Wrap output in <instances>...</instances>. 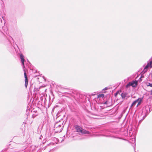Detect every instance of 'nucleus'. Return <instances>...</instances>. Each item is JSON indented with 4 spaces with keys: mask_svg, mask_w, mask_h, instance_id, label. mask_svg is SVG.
Instances as JSON below:
<instances>
[{
    "mask_svg": "<svg viewBox=\"0 0 152 152\" xmlns=\"http://www.w3.org/2000/svg\"><path fill=\"white\" fill-rule=\"evenodd\" d=\"M151 95H152V89L151 91Z\"/></svg>",
    "mask_w": 152,
    "mask_h": 152,
    "instance_id": "17",
    "label": "nucleus"
},
{
    "mask_svg": "<svg viewBox=\"0 0 152 152\" xmlns=\"http://www.w3.org/2000/svg\"><path fill=\"white\" fill-rule=\"evenodd\" d=\"M101 96H102V97L104 96V94H102L101 95Z\"/></svg>",
    "mask_w": 152,
    "mask_h": 152,
    "instance_id": "18",
    "label": "nucleus"
},
{
    "mask_svg": "<svg viewBox=\"0 0 152 152\" xmlns=\"http://www.w3.org/2000/svg\"><path fill=\"white\" fill-rule=\"evenodd\" d=\"M105 136L106 137H113L112 135L110 134H109V135H106Z\"/></svg>",
    "mask_w": 152,
    "mask_h": 152,
    "instance_id": "14",
    "label": "nucleus"
},
{
    "mask_svg": "<svg viewBox=\"0 0 152 152\" xmlns=\"http://www.w3.org/2000/svg\"><path fill=\"white\" fill-rule=\"evenodd\" d=\"M28 85V82H25V87L27 88Z\"/></svg>",
    "mask_w": 152,
    "mask_h": 152,
    "instance_id": "13",
    "label": "nucleus"
},
{
    "mask_svg": "<svg viewBox=\"0 0 152 152\" xmlns=\"http://www.w3.org/2000/svg\"><path fill=\"white\" fill-rule=\"evenodd\" d=\"M24 75L25 78V82H28V77H27V76L26 75V72L24 70Z\"/></svg>",
    "mask_w": 152,
    "mask_h": 152,
    "instance_id": "8",
    "label": "nucleus"
},
{
    "mask_svg": "<svg viewBox=\"0 0 152 152\" xmlns=\"http://www.w3.org/2000/svg\"><path fill=\"white\" fill-rule=\"evenodd\" d=\"M134 151H135V148L134 147Z\"/></svg>",
    "mask_w": 152,
    "mask_h": 152,
    "instance_id": "20",
    "label": "nucleus"
},
{
    "mask_svg": "<svg viewBox=\"0 0 152 152\" xmlns=\"http://www.w3.org/2000/svg\"><path fill=\"white\" fill-rule=\"evenodd\" d=\"M138 102V99H136L135 100L134 102L132 103V104H131V107H132L133 106H134Z\"/></svg>",
    "mask_w": 152,
    "mask_h": 152,
    "instance_id": "10",
    "label": "nucleus"
},
{
    "mask_svg": "<svg viewBox=\"0 0 152 152\" xmlns=\"http://www.w3.org/2000/svg\"><path fill=\"white\" fill-rule=\"evenodd\" d=\"M137 99H138V103L137 105V107L140 104L141 102L142 101V99L141 98H139Z\"/></svg>",
    "mask_w": 152,
    "mask_h": 152,
    "instance_id": "9",
    "label": "nucleus"
},
{
    "mask_svg": "<svg viewBox=\"0 0 152 152\" xmlns=\"http://www.w3.org/2000/svg\"><path fill=\"white\" fill-rule=\"evenodd\" d=\"M108 101H106L105 102H104V104H107Z\"/></svg>",
    "mask_w": 152,
    "mask_h": 152,
    "instance_id": "15",
    "label": "nucleus"
},
{
    "mask_svg": "<svg viewBox=\"0 0 152 152\" xmlns=\"http://www.w3.org/2000/svg\"><path fill=\"white\" fill-rule=\"evenodd\" d=\"M135 139H134V142H135Z\"/></svg>",
    "mask_w": 152,
    "mask_h": 152,
    "instance_id": "22",
    "label": "nucleus"
},
{
    "mask_svg": "<svg viewBox=\"0 0 152 152\" xmlns=\"http://www.w3.org/2000/svg\"><path fill=\"white\" fill-rule=\"evenodd\" d=\"M2 18L3 19H4V17L3 16L2 17Z\"/></svg>",
    "mask_w": 152,
    "mask_h": 152,
    "instance_id": "23",
    "label": "nucleus"
},
{
    "mask_svg": "<svg viewBox=\"0 0 152 152\" xmlns=\"http://www.w3.org/2000/svg\"><path fill=\"white\" fill-rule=\"evenodd\" d=\"M129 132H129V133H130H130H131V132H130V130H129Z\"/></svg>",
    "mask_w": 152,
    "mask_h": 152,
    "instance_id": "21",
    "label": "nucleus"
},
{
    "mask_svg": "<svg viewBox=\"0 0 152 152\" xmlns=\"http://www.w3.org/2000/svg\"><path fill=\"white\" fill-rule=\"evenodd\" d=\"M137 81H132L129 82L126 86V88H128L130 86H132L133 87H136L137 85Z\"/></svg>",
    "mask_w": 152,
    "mask_h": 152,
    "instance_id": "5",
    "label": "nucleus"
},
{
    "mask_svg": "<svg viewBox=\"0 0 152 152\" xmlns=\"http://www.w3.org/2000/svg\"><path fill=\"white\" fill-rule=\"evenodd\" d=\"M16 150L13 148H9L5 149L4 151L2 150V152H16Z\"/></svg>",
    "mask_w": 152,
    "mask_h": 152,
    "instance_id": "6",
    "label": "nucleus"
},
{
    "mask_svg": "<svg viewBox=\"0 0 152 152\" xmlns=\"http://www.w3.org/2000/svg\"><path fill=\"white\" fill-rule=\"evenodd\" d=\"M150 112V108L148 106H145L143 108L142 111L143 113H145V116H143V119L148 115Z\"/></svg>",
    "mask_w": 152,
    "mask_h": 152,
    "instance_id": "4",
    "label": "nucleus"
},
{
    "mask_svg": "<svg viewBox=\"0 0 152 152\" xmlns=\"http://www.w3.org/2000/svg\"><path fill=\"white\" fill-rule=\"evenodd\" d=\"M63 127L62 123L59 121L58 122H56L54 124V130L56 132H60L62 131Z\"/></svg>",
    "mask_w": 152,
    "mask_h": 152,
    "instance_id": "1",
    "label": "nucleus"
},
{
    "mask_svg": "<svg viewBox=\"0 0 152 152\" xmlns=\"http://www.w3.org/2000/svg\"><path fill=\"white\" fill-rule=\"evenodd\" d=\"M146 85L147 86L152 87V83H150L148 82H146Z\"/></svg>",
    "mask_w": 152,
    "mask_h": 152,
    "instance_id": "12",
    "label": "nucleus"
},
{
    "mask_svg": "<svg viewBox=\"0 0 152 152\" xmlns=\"http://www.w3.org/2000/svg\"><path fill=\"white\" fill-rule=\"evenodd\" d=\"M20 58L21 60L22 64L23 66V67H24V56L22 54H20Z\"/></svg>",
    "mask_w": 152,
    "mask_h": 152,
    "instance_id": "7",
    "label": "nucleus"
},
{
    "mask_svg": "<svg viewBox=\"0 0 152 152\" xmlns=\"http://www.w3.org/2000/svg\"><path fill=\"white\" fill-rule=\"evenodd\" d=\"M108 89L107 88V87H105V88H104L103 90H107Z\"/></svg>",
    "mask_w": 152,
    "mask_h": 152,
    "instance_id": "16",
    "label": "nucleus"
},
{
    "mask_svg": "<svg viewBox=\"0 0 152 152\" xmlns=\"http://www.w3.org/2000/svg\"><path fill=\"white\" fill-rule=\"evenodd\" d=\"M126 93H122L121 94V96L123 98H124L126 97Z\"/></svg>",
    "mask_w": 152,
    "mask_h": 152,
    "instance_id": "11",
    "label": "nucleus"
},
{
    "mask_svg": "<svg viewBox=\"0 0 152 152\" xmlns=\"http://www.w3.org/2000/svg\"><path fill=\"white\" fill-rule=\"evenodd\" d=\"M115 137V138H119V139H121V138H118V137Z\"/></svg>",
    "mask_w": 152,
    "mask_h": 152,
    "instance_id": "19",
    "label": "nucleus"
},
{
    "mask_svg": "<svg viewBox=\"0 0 152 152\" xmlns=\"http://www.w3.org/2000/svg\"><path fill=\"white\" fill-rule=\"evenodd\" d=\"M75 129L77 132L80 133L82 134H89L90 133L89 131L83 129L81 127L78 125L75 126Z\"/></svg>",
    "mask_w": 152,
    "mask_h": 152,
    "instance_id": "2",
    "label": "nucleus"
},
{
    "mask_svg": "<svg viewBox=\"0 0 152 152\" xmlns=\"http://www.w3.org/2000/svg\"><path fill=\"white\" fill-rule=\"evenodd\" d=\"M152 57H151L149 61L148 62L147 64L145 67L144 68L143 71L144 72H146L148 69V68H152Z\"/></svg>",
    "mask_w": 152,
    "mask_h": 152,
    "instance_id": "3",
    "label": "nucleus"
}]
</instances>
